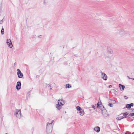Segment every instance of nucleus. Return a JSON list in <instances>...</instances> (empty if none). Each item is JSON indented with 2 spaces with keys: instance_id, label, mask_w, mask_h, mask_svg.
Here are the masks:
<instances>
[{
  "instance_id": "obj_1",
  "label": "nucleus",
  "mask_w": 134,
  "mask_h": 134,
  "mask_svg": "<svg viewBox=\"0 0 134 134\" xmlns=\"http://www.w3.org/2000/svg\"><path fill=\"white\" fill-rule=\"evenodd\" d=\"M53 120L50 123H48L47 125L46 132L48 133H49L51 132L52 129V124Z\"/></svg>"
},
{
  "instance_id": "obj_2",
  "label": "nucleus",
  "mask_w": 134,
  "mask_h": 134,
  "mask_svg": "<svg viewBox=\"0 0 134 134\" xmlns=\"http://www.w3.org/2000/svg\"><path fill=\"white\" fill-rule=\"evenodd\" d=\"M16 115V117L18 118H20L21 117V111L20 110L16 109L15 111V113L14 114Z\"/></svg>"
},
{
  "instance_id": "obj_3",
  "label": "nucleus",
  "mask_w": 134,
  "mask_h": 134,
  "mask_svg": "<svg viewBox=\"0 0 134 134\" xmlns=\"http://www.w3.org/2000/svg\"><path fill=\"white\" fill-rule=\"evenodd\" d=\"M100 73L101 74V77L104 80H106L107 79V76L106 74L102 71H101Z\"/></svg>"
},
{
  "instance_id": "obj_4",
  "label": "nucleus",
  "mask_w": 134,
  "mask_h": 134,
  "mask_svg": "<svg viewBox=\"0 0 134 134\" xmlns=\"http://www.w3.org/2000/svg\"><path fill=\"white\" fill-rule=\"evenodd\" d=\"M17 71H18L17 75L18 77L19 78H22L23 76V74L21 72L20 70L19 69H17Z\"/></svg>"
},
{
  "instance_id": "obj_5",
  "label": "nucleus",
  "mask_w": 134,
  "mask_h": 134,
  "mask_svg": "<svg viewBox=\"0 0 134 134\" xmlns=\"http://www.w3.org/2000/svg\"><path fill=\"white\" fill-rule=\"evenodd\" d=\"M125 30L122 29H120L118 32L119 34L122 36H124L125 35Z\"/></svg>"
},
{
  "instance_id": "obj_6",
  "label": "nucleus",
  "mask_w": 134,
  "mask_h": 134,
  "mask_svg": "<svg viewBox=\"0 0 134 134\" xmlns=\"http://www.w3.org/2000/svg\"><path fill=\"white\" fill-rule=\"evenodd\" d=\"M21 87V83L19 81L17 82L16 88L18 90H19Z\"/></svg>"
},
{
  "instance_id": "obj_7",
  "label": "nucleus",
  "mask_w": 134,
  "mask_h": 134,
  "mask_svg": "<svg viewBox=\"0 0 134 134\" xmlns=\"http://www.w3.org/2000/svg\"><path fill=\"white\" fill-rule=\"evenodd\" d=\"M58 102V104L62 106L65 103V101L63 99H61L59 100Z\"/></svg>"
},
{
  "instance_id": "obj_8",
  "label": "nucleus",
  "mask_w": 134,
  "mask_h": 134,
  "mask_svg": "<svg viewBox=\"0 0 134 134\" xmlns=\"http://www.w3.org/2000/svg\"><path fill=\"white\" fill-rule=\"evenodd\" d=\"M7 43L9 47L12 48V47L13 45L10 40L7 39Z\"/></svg>"
},
{
  "instance_id": "obj_9",
  "label": "nucleus",
  "mask_w": 134,
  "mask_h": 134,
  "mask_svg": "<svg viewBox=\"0 0 134 134\" xmlns=\"http://www.w3.org/2000/svg\"><path fill=\"white\" fill-rule=\"evenodd\" d=\"M97 107L99 108L102 110V111H103L105 109L104 106L101 104H99L98 103H97Z\"/></svg>"
},
{
  "instance_id": "obj_10",
  "label": "nucleus",
  "mask_w": 134,
  "mask_h": 134,
  "mask_svg": "<svg viewBox=\"0 0 134 134\" xmlns=\"http://www.w3.org/2000/svg\"><path fill=\"white\" fill-rule=\"evenodd\" d=\"M102 111V114L104 117H107L108 114L107 112V110L106 109Z\"/></svg>"
},
{
  "instance_id": "obj_11",
  "label": "nucleus",
  "mask_w": 134,
  "mask_h": 134,
  "mask_svg": "<svg viewBox=\"0 0 134 134\" xmlns=\"http://www.w3.org/2000/svg\"><path fill=\"white\" fill-rule=\"evenodd\" d=\"M133 103H131L130 104H127L126 105V107L127 108L130 109L131 108V107H133Z\"/></svg>"
},
{
  "instance_id": "obj_12",
  "label": "nucleus",
  "mask_w": 134,
  "mask_h": 134,
  "mask_svg": "<svg viewBox=\"0 0 134 134\" xmlns=\"http://www.w3.org/2000/svg\"><path fill=\"white\" fill-rule=\"evenodd\" d=\"M94 130L97 132H99L100 131V128L99 127L97 126L94 128Z\"/></svg>"
},
{
  "instance_id": "obj_13",
  "label": "nucleus",
  "mask_w": 134,
  "mask_h": 134,
  "mask_svg": "<svg viewBox=\"0 0 134 134\" xmlns=\"http://www.w3.org/2000/svg\"><path fill=\"white\" fill-rule=\"evenodd\" d=\"M107 52L108 53L112 54L113 53V51L109 47H108L107 49Z\"/></svg>"
},
{
  "instance_id": "obj_14",
  "label": "nucleus",
  "mask_w": 134,
  "mask_h": 134,
  "mask_svg": "<svg viewBox=\"0 0 134 134\" xmlns=\"http://www.w3.org/2000/svg\"><path fill=\"white\" fill-rule=\"evenodd\" d=\"M130 31L125 30V35L124 36H130Z\"/></svg>"
},
{
  "instance_id": "obj_15",
  "label": "nucleus",
  "mask_w": 134,
  "mask_h": 134,
  "mask_svg": "<svg viewBox=\"0 0 134 134\" xmlns=\"http://www.w3.org/2000/svg\"><path fill=\"white\" fill-rule=\"evenodd\" d=\"M119 87L120 89L121 90V89H122V90H123L125 88V86L124 85H122L119 84Z\"/></svg>"
},
{
  "instance_id": "obj_16",
  "label": "nucleus",
  "mask_w": 134,
  "mask_h": 134,
  "mask_svg": "<svg viewBox=\"0 0 134 134\" xmlns=\"http://www.w3.org/2000/svg\"><path fill=\"white\" fill-rule=\"evenodd\" d=\"M62 106L58 104H57L56 106V108L59 110H60L61 109Z\"/></svg>"
},
{
  "instance_id": "obj_17",
  "label": "nucleus",
  "mask_w": 134,
  "mask_h": 134,
  "mask_svg": "<svg viewBox=\"0 0 134 134\" xmlns=\"http://www.w3.org/2000/svg\"><path fill=\"white\" fill-rule=\"evenodd\" d=\"M79 113L80 115L81 116L83 115L84 114V112L83 110L82 109L80 111Z\"/></svg>"
},
{
  "instance_id": "obj_18",
  "label": "nucleus",
  "mask_w": 134,
  "mask_h": 134,
  "mask_svg": "<svg viewBox=\"0 0 134 134\" xmlns=\"http://www.w3.org/2000/svg\"><path fill=\"white\" fill-rule=\"evenodd\" d=\"M129 114V113H128L127 112H126L125 113H123V116H124V118H126L127 117V115H128ZM127 117H128L127 116Z\"/></svg>"
},
{
  "instance_id": "obj_19",
  "label": "nucleus",
  "mask_w": 134,
  "mask_h": 134,
  "mask_svg": "<svg viewBox=\"0 0 134 134\" xmlns=\"http://www.w3.org/2000/svg\"><path fill=\"white\" fill-rule=\"evenodd\" d=\"M124 118L123 116H120L116 118V119L117 120H120L121 119Z\"/></svg>"
},
{
  "instance_id": "obj_20",
  "label": "nucleus",
  "mask_w": 134,
  "mask_h": 134,
  "mask_svg": "<svg viewBox=\"0 0 134 134\" xmlns=\"http://www.w3.org/2000/svg\"><path fill=\"white\" fill-rule=\"evenodd\" d=\"M71 87V86L70 84H68L66 85V86L65 87L66 88H69L70 87Z\"/></svg>"
},
{
  "instance_id": "obj_21",
  "label": "nucleus",
  "mask_w": 134,
  "mask_h": 134,
  "mask_svg": "<svg viewBox=\"0 0 134 134\" xmlns=\"http://www.w3.org/2000/svg\"><path fill=\"white\" fill-rule=\"evenodd\" d=\"M76 109L80 111V110H81L82 109L79 106H77L76 107Z\"/></svg>"
},
{
  "instance_id": "obj_22",
  "label": "nucleus",
  "mask_w": 134,
  "mask_h": 134,
  "mask_svg": "<svg viewBox=\"0 0 134 134\" xmlns=\"http://www.w3.org/2000/svg\"><path fill=\"white\" fill-rule=\"evenodd\" d=\"M113 92L115 94H118L117 92L114 89H113L112 90Z\"/></svg>"
},
{
  "instance_id": "obj_23",
  "label": "nucleus",
  "mask_w": 134,
  "mask_h": 134,
  "mask_svg": "<svg viewBox=\"0 0 134 134\" xmlns=\"http://www.w3.org/2000/svg\"><path fill=\"white\" fill-rule=\"evenodd\" d=\"M134 116V113H131L128 115V117Z\"/></svg>"
},
{
  "instance_id": "obj_24",
  "label": "nucleus",
  "mask_w": 134,
  "mask_h": 134,
  "mask_svg": "<svg viewBox=\"0 0 134 134\" xmlns=\"http://www.w3.org/2000/svg\"><path fill=\"white\" fill-rule=\"evenodd\" d=\"M1 34H2V35H3L4 34V29L3 27H2V28L1 30Z\"/></svg>"
},
{
  "instance_id": "obj_25",
  "label": "nucleus",
  "mask_w": 134,
  "mask_h": 134,
  "mask_svg": "<svg viewBox=\"0 0 134 134\" xmlns=\"http://www.w3.org/2000/svg\"><path fill=\"white\" fill-rule=\"evenodd\" d=\"M108 103V105L110 106V107H113V105L112 104L110 103Z\"/></svg>"
},
{
  "instance_id": "obj_26",
  "label": "nucleus",
  "mask_w": 134,
  "mask_h": 134,
  "mask_svg": "<svg viewBox=\"0 0 134 134\" xmlns=\"http://www.w3.org/2000/svg\"><path fill=\"white\" fill-rule=\"evenodd\" d=\"M43 4L44 5H46L47 4V2L45 0H43Z\"/></svg>"
},
{
  "instance_id": "obj_27",
  "label": "nucleus",
  "mask_w": 134,
  "mask_h": 134,
  "mask_svg": "<svg viewBox=\"0 0 134 134\" xmlns=\"http://www.w3.org/2000/svg\"><path fill=\"white\" fill-rule=\"evenodd\" d=\"M125 134H131V133L129 131H126L125 133Z\"/></svg>"
},
{
  "instance_id": "obj_28",
  "label": "nucleus",
  "mask_w": 134,
  "mask_h": 134,
  "mask_svg": "<svg viewBox=\"0 0 134 134\" xmlns=\"http://www.w3.org/2000/svg\"><path fill=\"white\" fill-rule=\"evenodd\" d=\"M3 22V19L0 21V24H2Z\"/></svg>"
},
{
  "instance_id": "obj_29",
  "label": "nucleus",
  "mask_w": 134,
  "mask_h": 134,
  "mask_svg": "<svg viewBox=\"0 0 134 134\" xmlns=\"http://www.w3.org/2000/svg\"><path fill=\"white\" fill-rule=\"evenodd\" d=\"M124 98L125 99H127V97L126 96H124Z\"/></svg>"
},
{
  "instance_id": "obj_30",
  "label": "nucleus",
  "mask_w": 134,
  "mask_h": 134,
  "mask_svg": "<svg viewBox=\"0 0 134 134\" xmlns=\"http://www.w3.org/2000/svg\"><path fill=\"white\" fill-rule=\"evenodd\" d=\"M92 108H93L94 109H95V107L94 105H93L92 106Z\"/></svg>"
},
{
  "instance_id": "obj_31",
  "label": "nucleus",
  "mask_w": 134,
  "mask_h": 134,
  "mask_svg": "<svg viewBox=\"0 0 134 134\" xmlns=\"http://www.w3.org/2000/svg\"><path fill=\"white\" fill-rule=\"evenodd\" d=\"M14 66H16V62H15L14 63Z\"/></svg>"
},
{
  "instance_id": "obj_32",
  "label": "nucleus",
  "mask_w": 134,
  "mask_h": 134,
  "mask_svg": "<svg viewBox=\"0 0 134 134\" xmlns=\"http://www.w3.org/2000/svg\"><path fill=\"white\" fill-rule=\"evenodd\" d=\"M112 87V86L111 85H110L109 86V88H111V87Z\"/></svg>"
},
{
  "instance_id": "obj_33",
  "label": "nucleus",
  "mask_w": 134,
  "mask_h": 134,
  "mask_svg": "<svg viewBox=\"0 0 134 134\" xmlns=\"http://www.w3.org/2000/svg\"><path fill=\"white\" fill-rule=\"evenodd\" d=\"M109 100H112V101H113L114 102H115V100H112V99H109Z\"/></svg>"
},
{
  "instance_id": "obj_34",
  "label": "nucleus",
  "mask_w": 134,
  "mask_h": 134,
  "mask_svg": "<svg viewBox=\"0 0 134 134\" xmlns=\"http://www.w3.org/2000/svg\"><path fill=\"white\" fill-rule=\"evenodd\" d=\"M50 86V89H52L53 87H52L51 86Z\"/></svg>"
},
{
  "instance_id": "obj_35",
  "label": "nucleus",
  "mask_w": 134,
  "mask_h": 134,
  "mask_svg": "<svg viewBox=\"0 0 134 134\" xmlns=\"http://www.w3.org/2000/svg\"><path fill=\"white\" fill-rule=\"evenodd\" d=\"M127 77L129 79H132V78L128 76H127Z\"/></svg>"
},
{
  "instance_id": "obj_36",
  "label": "nucleus",
  "mask_w": 134,
  "mask_h": 134,
  "mask_svg": "<svg viewBox=\"0 0 134 134\" xmlns=\"http://www.w3.org/2000/svg\"><path fill=\"white\" fill-rule=\"evenodd\" d=\"M132 50L133 51H134V47L132 48Z\"/></svg>"
},
{
  "instance_id": "obj_37",
  "label": "nucleus",
  "mask_w": 134,
  "mask_h": 134,
  "mask_svg": "<svg viewBox=\"0 0 134 134\" xmlns=\"http://www.w3.org/2000/svg\"><path fill=\"white\" fill-rule=\"evenodd\" d=\"M132 79L134 80V78Z\"/></svg>"
}]
</instances>
